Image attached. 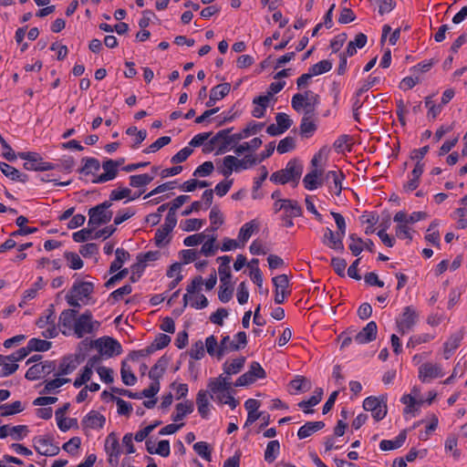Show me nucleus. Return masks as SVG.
Here are the masks:
<instances>
[{
  "mask_svg": "<svg viewBox=\"0 0 467 467\" xmlns=\"http://www.w3.org/2000/svg\"><path fill=\"white\" fill-rule=\"evenodd\" d=\"M303 164L301 161L296 159H291L287 163L285 169L277 171L270 176V181L274 183L285 184L287 182H292L293 187H296L298 185L300 177L303 173Z\"/></svg>",
  "mask_w": 467,
  "mask_h": 467,
  "instance_id": "obj_1",
  "label": "nucleus"
},
{
  "mask_svg": "<svg viewBox=\"0 0 467 467\" xmlns=\"http://www.w3.org/2000/svg\"><path fill=\"white\" fill-rule=\"evenodd\" d=\"M265 123L263 122H255L252 120L242 131L232 135L228 134V140L218 144L215 154L219 155L227 152L231 146H235L241 140L249 137L251 134H256L263 129Z\"/></svg>",
  "mask_w": 467,
  "mask_h": 467,
  "instance_id": "obj_2",
  "label": "nucleus"
},
{
  "mask_svg": "<svg viewBox=\"0 0 467 467\" xmlns=\"http://www.w3.org/2000/svg\"><path fill=\"white\" fill-rule=\"evenodd\" d=\"M110 207V202L105 201L90 208L88 212V225L92 226L93 229H96L99 225L107 224L109 223L113 216V212L109 210Z\"/></svg>",
  "mask_w": 467,
  "mask_h": 467,
  "instance_id": "obj_3",
  "label": "nucleus"
},
{
  "mask_svg": "<svg viewBox=\"0 0 467 467\" xmlns=\"http://www.w3.org/2000/svg\"><path fill=\"white\" fill-rule=\"evenodd\" d=\"M89 348H96L100 355L111 358L119 356L122 353V347L120 343L109 336H104L95 340H90L88 343Z\"/></svg>",
  "mask_w": 467,
  "mask_h": 467,
  "instance_id": "obj_4",
  "label": "nucleus"
},
{
  "mask_svg": "<svg viewBox=\"0 0 467 467\" xmlns=\"http://www.w3.org/2000/svg\"><path fill=\"white\" fill-rule=\"evenodd\" d=\"M363 409L367 411H371L374 420L379 421L387 415V398L384 396L380 398L368 397L363 401Z\"/></svg>",
  "mask_w": 467,
  "mask_h": 467,
  "instance_id": "obj_5",
  "label": "nucleus"
},
{
  "mask_svg": "<svg viewBox=\"0 0 467 467\" xmlns=\"http://www.w3.org/2000/svg\"><path fill=\"white\" fill-rule=\"evenodd\" d=\"M282 204H280V208L285 210V213L282 215V221L284 222V226L292 227L294 225L293 218L299 217L303 213L302 207L299 205L298 202L296 200H281Z\"/></svg>",
  "mask_w": 467,
  "mask_h": 467,
  "instance_id": "obj_6",
  "label": "nucleus"
},
{
  "mask_svg": "<svg viewBox=\"0 0 467 467\" xmlns=\"http://www.w3.org/2000/svg\"><path fill=\"white\" fill-rule=\"evenodd\" d=\"M94 325L99 327V322L92 320V314L89 310H86L76 320L74 326V332L78 338L83 337L87 334H90L94 330Z\"/></svg>",
  "mask_w": 467,
  "mask_h": 467,
  "instance_id": "obj_7",
  "label": "nucleus"
},
{
  "mask_svg": "<svg viewBox=\"0 0 467 467\" xmlns=\"http://www.w3.org/2000/svg\"><path fill=\"white\" fill-rule=\"evenodd\" d=\"M419 315L413 306H408L404 307L400 320H397V327L401 335L410 331L417 323Z\"/></svg>",
  "mask_w": 467,
  "mask_h": 467,
  "instance_id": "obj_8",
  "label": "nucleus"
},
{
  "mask_svg": "<svg viewBox=\"0 0 467 467\" xmlns=\"http://www.w3.org/2000/svg\"><path fill=\"white\" fill-rule=\"evenodd\" d=\"M231 376L220 375L218 378H212L208 382V389L211 392L210 397L213 399V394H223L226 392H234L232 383L230 381Z\"/></svg>",
  "mask_w": 467,
  "mask_h": 467,
  "instance_id": "obj_9",
  "label": "nucleus"
},
{
  "mask_svg": "<svg viewBox=\"0 0 467 467\" xmlns=\"http://www.w3.org/2000/svg\"><path fill=\"white\" fill-rule=\"evenodd\" d=\"M379 82V77H371L369 76L368 80L356 91L355 97H354V102L352 106L353 109V117L354 119L358 122L360 121L359 114L358 110L362 107L363 102L360 101L359 98L360 96L365 93V91H368L370 88H372L374 85Z\"/></svg>",
  "mask_w": 467,
  "mask_h": 467,
  "instance_id": "obj_10",
  "label": "nucleus"
},
{
  "mask_svg": "<svg viewBox=\"0 0 467 467\" xmlns=\"http://www.w3.org/2000/svg\"><path fill=\"white\" fill-rule=\"evenodd\" d=\"M47 311L49 313L47 316V319L44 320V317H40L36 320V325L40 328H43L46 325H50V327L47 329L42 332V336L46 338H54L58 335L57 328L55 325L54 306L50 305Z\"/></svg>",
  "mask_w": 467,
  "mask_h": 467,
  "instance_id": "obj_11",
  "label": "nucleus"
},
{
  "mask_svg": "<svg viewBox=\"0 0 467 467\" xmlns=\"http://www.w3.org/2000/svg\"><path fill=\"white\" fill-rule=\"evenodd\" d=\"M377 323L370 321L355 336V341L358 344H367L374 341L377 337Z\"/></svg>",
  "mask_w": 467,
  "mask_h": 467,
  "instance_id": "obj_12",
  "label": "nucleus"
},
{
  "mask_svg": "<svg viewBox=\"0 0 467 467\" xmlns=\"http://www.w3.org/2000/svg\"><path fill=\"white\" fill-rule=\"evenodd\" d=\"M442 376L443 373L441 371V368L439 365L426 362L419 368V379L422 382H427L432 379L440 378Z\"/></svg>",
  "mask_w": 467,
  "mask_h": 467,
  "instance_id": "obj_13",
  "label": "nucleus"
},
{
  "mask_svg": "<svg viewBox=\"0 0 467 467\" xmlns=\"http://www.w3.org/2000/svg\"><path fill=\"white\" fill-rule=\"evenodd\" d=\"M17 156L20 159L26 161L23 164L24 169H26L27 171H39L38 167L41 166V164H39V163H42V157L38 152L20 151L17 153Z\"/></svg>",
  "mask_w": 467,
  "mask_h": 467,
  "instance_id": "obj_14",
  "label": "nucleus"
},
{
  "mask_svg": "<svg viewBox=\"0 0 467 467\" xmlns=\"http://www.w3.org/2000/svg\"><path fill=\"white\" fill-rule=\"evenodd\" d=\"M231 90L230 83H222L213 87L210 91L209 99L205 103L206 107L212 108L216 101L226 97Z\"/></svg>",
  "mask_w": 467,
  "mask_h": 467,
  "instance_id": "obj_15",
  "label": "nucleus"
},
{
  "mask_svg": "<svg viewBox=\"0 0 467 467\" xmlns=\"http://www.w3.org/2000/svg\"><path fill=\"white\" fill-rule=\"evenodd\" d=\"M106 418L97 410L89 411L82 420L81 424L88 429H102Z\"/></svg>",
  "mask_w": 467,
  "mask_h": 467,
  "instance_id": "obj_16",
  "label": "nucleus"
},
{
  "mask_svg": "<svg viewBox=\"0 0 467 467\" xmlns=\"http://www.w3.org/2000/svg\"><path fill=\"white\" fill-rule=\"evenodd\" d=\"M322 171L313 169L310 172L306 174L303 179L304 186L306 190L314 191L323 185L324 180L320 178Z\"/></svg>",
  "mask_w": 467,
  "mask_h": 467,
  "instance_id": "obj_17",
  "label": "nucleus"
},
{
  "mask_svg": "<svg viewBox=\"0 0 467 467\" xmlns=\"http://www.w3.org/2000/svg\"><path fill=\"white\" fill-rule=\"evenodd\" d=\"M69 291L80 299L82 297L88 298L94 292V284L86 281H77Z\"/></svg>",
  "mask_w": 467,
  "mask_h": 467,
  "instance_id": "obj_18",
  "label": "nucleus"
},
{
  "mask_svg": "<svg viewBox=\"0 0 467 467\" xmlns=\"http://www.w3.org/2000/svg\"><path fill=\"white\" fill-rule=\"evenodd\" d=\"M78 311L74 308L65 309L61 312L58 325L69 330L74 329Z\"/></svg>",
  "mask_w": 467,
  "mask_h": 467,
  "instance_id": "obj_19",
  "label": "nucleus"
},
{
  "mask_svg": "<svg viewBox=\"0 0 467 467\" xmlns=\"http://www.w3.org/2000/svg\"><path fill=\"white\" fill-rule=\"evenodd\" d=\"M193 410L194 405L192 400H187L184 402L178 403L175 406V413L171 415V420L175 422L182 420L184 417L192 413Z\"/></svg>",
  "mask_w": 467,
  "mask_h": 467,
  "instance_id": "obj_20",
  "label": "nucleus"
},
{
  "mask_svg": "<svg viewBox=\"0 0 467 467\" xmlns=\"http://www.w3.org/2000/svg\"><path fill=\"white\" fill-rule=\"evenodd\" d=\"M407 439V430H402L394 441L382 440L379 443L381 451H390L400 448Z\"/></svg>",
  "mask_w": 467,
  "mask_h": 467,
  "instance_id": "obj_21",
  "label": "nucleus"
},
{
  "mask_svg": "<svg viewBox=\"0 0 467 467\" xmlns=\"http://www.w3.org/2000/svg\"><path fill=\"white\" fill-rule=\"evenodd\" d=\"M196 404L198 411L202 419H207L210 412V402L208 398V391L201 389L196 396Z\"/></svg>",
  "mask_w": 467,
  "mask_h": 467,
  "instance_id": "obj_22",
  "label": "nucleus"
},
{
  "mask_svg": "<svg viewBox=\"0 0 467 467\" xmlns=\"http://www.w3.org/2000/svg\"><path fill=\"white\" fill-rule=\"evenodd\" d=\"M259 223L256 220H252L244 223L239 230L238 239L244 244L252 234L259 231Z\"/></svg>",
  "mask_w": 467,
  "mask_h": 467,
  "instance_id": "obj_23",
  "label": "nucleus"
},
{
  "mask_svg": "<svg viewBox=\"0 0 467 467\" xmlns=\"http://www.w3.org/2000/svg\"><path fill=\"white\" fill-rule=\"evenodd\" d=\"M116 258L115 260L110 264L109 274H114L117 271L120 270L122 265L130 259V254L128 251L124 250L123 248H117L115 251Z\"/></svg>",
  "mask_w": 467,
  "mask_h": 467,
  "instance_id": "obj_24",
  "label": "nucleus"
},
{
  "mask_svg": "<svg viewBox=\"0 0 467 467\" xmlns=\"http://www.w3.org/2000/svg\"><path fill=\"white\" fill-rule=\"evenodd\" d=\"M81 161L84 165L78 170L79 173L84 175L94 174L100 169V162L98 159L93 157H84Z\"/></svg>",
  "mask_w": 467,
  "mask_h": 467,
  "instance_id": "obj_25",
  "label": "nucleus"
},
{
  "mask_svg": "<svg viewBox=\"0 0 467 467\" xmlns=\"http://www.w3.org/2000/svg\"><path fill=\"white\" fill-rule=\"evenodd\" d=\"M246 358L241 356L233 360L231 364L225 361L223 365V373L227 376L238 374L244 367Z\"/></svg>",
  "mask_w": 467,
  "mask_h": 467,
  "instance_id": "obj_26",
  "label": "nucleus"
},
{
  "mask_svg": "<svg viewBox=\"0 0 467 467\" xmlns=\"http://www.w3.org/2000/svg\"><path fill=\"white\" fill-rule=\"evenodd\" d=\"M269 102L270 100L268 97H264L262 95L255 97L253 99V104H254L255 107L252 110V116L257 119L263 118L265 116Z\"/></svg>",
  "mask_w": 467,
  "mask_h": 467,
  "instance_id": "obj_27",
  "label": "nucleus"
},
{
  "mask_svg": "<svg viewBox=\"0 0 467 467\" xmlns=\"http://www.w3.org/2000/svg\"><path fill=\"white\" fill-rule=\"evenodd\" d=\"M217 171L225 177V180L232 175L234 171H235V164L234 161V156L227 155L223 159V162L221 165L217 164Z\"/></svg>",
  "mask_w": 467,
  "mask_h": 467,
  "instance_id": "obj_28",
  "label": "nucleus"
},
{
  "mask_svg": "<svg viewBox=\"0 0 467 467\" xmlns=\"http://www.w3.org/2000/svg\"><path fill=\"white\" fill-rule=\"evenodd\" d=\"M51 347H52L51 341L33 337L28 341L26 349L28 350L29 353L32 351L44 352V351H47L48 349H50Z\"/></svg>",
  "mask_w": 467,
  "mask_h": 467,
  "instance_id": "obj_29",
  "label": "nucleus"
},
{
  "mask_svg": "<svg viewBox=\"0 0 467 467\" xmlns=\"http://www.w3.org/2000/svg\"><path fill=\"white\" fill-rule=\"evenodd\" d=\"M75 363V361H72V355L64 356L60 361L56 376L60 377L72 373L77 368Z\"/></svg>",
  "mask_w": 467,
  "mask_h": 467,
  "instance_id": "obj_30",
  "label": "nucleus"
},
{
  "mask_svg": "<svg viewBox=\"0 0 467 467\" xmlns=\"http://www.w3.org/2000/svg\"><path fill=\"white\" fill-rule=\"evenodd\" d=\"M280 451V443L277 440L270 441L265 451V462L272 463L275 461Z\"/></svg>",
  "mask_w": 467,
  "mask_h": 467,
  "instance_id": "obj_31",
  "label": "nucleus"
},
{
  "mask_svg": "<svg viewBox=\"0 0 467 467\" xmlns=\"http://www.w3.org/2000/svg\"><path fill=\"white\" fill-rule=\"evenodd\" d=\"M105 451L108 455L110 453H121L119 442L115 432H110L106 438Z\"/></svg>",
  "mask_w": 467,
  "mask_h": 467,
  "instance_id": "obj_32",
  "label": "nucleus"
},
{
  "mask_svg": "<svg viewBox=\"0 0 467 467\" xmlns=\"http://www.w3.org/2000/svg\"><path fill=\"white\" fill-rule=\"evenodd\" d=\"M120 375L122 382L126 386H133L137 382V377L130 370V368L128 367L126 360L121 362Z\"/></svg>",
  "mask_w": 467,
  "mask_h": 467,
  "instance_id": "obj_33",
  "label": "nucleus"
},
{
  "mask_svg": "<svg viewBox=\"0 0 467 467\" xmlns=\"http://www.w3.org/2000/svg\"><path fill=\"white\" fill-rule=\"evenodd\" d=\"M153 176L148 173L130 176V185L133 188H140L148 185L153 180Z\"/></svg>",
  "mask_w": 467,
  "mask_h": 467,
  "instance_id": "obj_34",
  "label": "nucleus"
},
{
  "mask_svg": "<svg viewBox=\"0 0 467 467\" xmlns=\"http://www.w3.org/2000/svg\"><path fill=\"white\" fill-rule=\"evenodd\" d=\"M289 386L296 391L306 392L311 389L310 381L304 376H296L294 379L289 382Z\"/></svg>",
  "mask_w": 467,
  "mask_h": 467,
  "instance_id": "obj_35",
  "label": "nucleus"
},
{
  "mask_svg": "<svg viewBox=\"0 0 467 467\" xmlns=\"http://www.w3.org/2000/svg\"><path fill=\"white\" fill-rule=\"evenodd\" d=\"M332 62L328 59H324L319 61L318 63L311 66L308 69V71L311 73V75L317 76L324 73H327L331 70L332 68Z\"/></svg>",
  "mask_w": 467,
  "mask_h": 467,
  "instance_id": "obj_36",
  "label": "nucleus"
},
{
  "mask_svg": "<svg viewBox=\"0 0 467 467\" xmlns=\"http://www.w3.org/2000/svg\"><path fill=\"white\" fill-rule=\"evenodd\" d=\"M463 330L461 329L452 334L449 339L444 343L446 352H453L459 346L463 338Z\"/></svg>",
  "mask_w": 467,
  "mask_h": 467,
  "instance_id": "obj_37",
  "label": "nucleus"
},
{
  "mask_svg": "<svg viewBox=\"0 0 467 467\" xmlns=\"http://www.w3.org/2000/svg\"><path fill=\"white\" fill-rule=\"evenodd\" d=\"M0 409H5V411H2L1 416L2 417H8L11 415H15L17 413L22 412L25 408L22 405V402L20 400L14 401L11 404H3L0 405Z\"/></svg>",
  "mask_w": 467,
  "mask_h": 467,
  "instance_id": "obj_38",
  "label": "nucleus"
},
{
  "mask_svg": "<svg viewBox=\"0 0 467 467\" xmlns=\"http://www.w3.org/2000/svg\"><path fill=\"white\" fill-rule=\"evenodd\" d=\"M172 231H168V229L166 227H164L163 225H161L155 233V237H154V243H155V245L157 247H163L165 245H167L170 242H171V238H168L166 241L165 239L168 237V235L170 234V233H171Z\"/></svg>",
  "mask_w": 467,
  "mask_h": 467,
  "instance_id": "obj_39",
  "label": "nucleus"
},
{
  "mask_svg": "<svg viewBox=\"0 0 467 467\" xmlns=\"http://www.w3.org/2000/svg\"><path fill=\"white\" fill-rule=\"evenodd\" d=\"M70 382V379L68 378H56L54 379L48 380L46 382V385L43 390L40 391L41 394H47L53 391L55 389L60 388L63 385Z\"/></svg>",
  "mask_w": 467,
  "mask_h": 467,
  "instance_id": "obj_40",
  "label": "nucleus"
},
{
  "mask_svg": "<svg viewBox=\"0 0 467 467\" xmlns=\"http://www.w3.org/2000/svg\"><path fill=\"white\" fill-rule=\"evenodd\" d=\"M211 227L210 230L215 232L219 225L223 223V216L217 206H213L210 212Z\"/></svg>",
  "mask_w": 467,
  "mask_h": 467,
  "instance_id": "obj_41",
  "label": "nucleus"
},
{
  "mask_svg": "<svg viewBox=\"0 0 467 467\" xmlns=\"http://www.w3.org/2000/svg\"><path fill=\"white\" fill-rule=\"evenodd\" d=\"M234 161L235 164V171L238 172L241 170H246L249 167H252L258 163L257 158H254L251 155H246L244 159L239 160L234 156Z\"/></svg>",
  "mask_w": 467,
  "mask_h": 467,
  "instance_id": "obj_42",
  "label": "nucleus"
},
{
  "mask_svg": "<svg viewBox=\"0 0 467 467\" xmlns=\"http://www.w3.org/2000/svg\"><path fill=\"white\" fill-rule=\"evenodd\" d=\"M216 236L212 235L206 242L203 243L200 253L204 256H213L218 250V246L215 244Z\"/></svg>",
  "mask_w": 467,
  "mask_h": 467,
  "instance_id": "obj_43",
  "label": "nucleus"
},
{
  "mask_svg": "<svg viewBox=\"0 0 467 467\" xmlns=\"http://www.w3.org/2000/svg\"><path fill=\"white\" fill-rule=\"evenodd\" d=\"M194 451L203 458L205 461L210 462L212 460V451L209 444L205 441H198L193 444Z\"/></svg>",
  "mask_w": 467,
  "mask_h": 467,
  "instance_id": "obj_44",
  "label": "nucleus"
},
{
  "mask_svg": "<svg viewBox=\"0 0 467 467\" xmlns=\"http://www.w3.org/2000/svg\"><path fill=\"white\" fill-rule=\"evenodd\" d=\"M311 93V90H306L304 93H296L292 97L291 105L292 108L299 112L305 106L307 96Z\"/></svg>",
  "mask_w": 467,
  "mask_h": 467,
  "instance_id": "obj_45",
  "label": "nucleus"
},
{
  "mask_svg": "<svg viewBox=\"0 0 467 467\" xmlns=\"http://www.w3.org/2000/svg\"><path fill=\"white\" fill-rule=\"evenodd\" d=\"M110 400L115 401L118 406V413L119 415H124L129 417L131 410L132 406L130 402L125 401L124 400L116 397L114 395H110Z\"/></svg>",
  "mask_w": 467,
  "mask_h": 467,
  "instance_id": "obj_46",
  "label": "nucleus"
},
{
  "mask_svg": "<svg viewBox=\"0 0 467 467\" xmlns=\"http://www.w3.org/2000/svg\"><path fill=\"white\" fill-rule=\"evenodd\" d=\"M306 117H303L300 124V134L308 138L317 130V125Z\"/></svg>",
  "mask_w": 467,
  "mask_h": 467,
  "instance_id": "obj_47",
  "label": "nucleus"
},
{
  "mask_svg": "<svg viewBox=\"0 0 467 467\" xmlns=\"http://www.w3.org/2000/svg\"><path fill=\"white\" fill-rule=\"evenodd\" d=\"M64 257L69 262L68 266L73 270H79L84 265L83 260L75 252H65Z\"/></svg>",
  "mask_w": 467,
  "mask_h": 467,
  "instance_id": "obj_48",
  "label": "nucleus"
},
{
  "mask_svg": "<svg viewBox=\"0 0 467 467\" xmlns=\"http://www.w3.org/2000/svg\"><path fill=\"white\" fill-rule=\"evenodd\" d=\"M171 141V138L170 136H162L151 143L148 148L143 150L144 153H153L163 148L164 146L170 144Z\"/></svg>",
  "mask_w": 467,
  "mask_h": 467,
  "instance_id": "obj_49",
  "label": "nucleus"
},
{
  "mask_svg": "<svg viewBox=\"0 0 467 467\" xmlns=\"http://www.w3.org/2000/svg\"><path fill=\"white\" fill-rule=\"evenodd\" d=\"M95 230L96 229H93L92 226H88V228L75 232L72 234V238L76 243H84L89 239H93L92 234Z\"/></svg>",
  "mask_w": 467,
  "mask_h": 467,
  "instance_id": "obj_50",
  "label": "nucleus"
},
{
  "mask_svg": "<svg viewBox=\"0 0 467 467\" xmlns=\"http://www.w3.org/2000/svg\"><path fill=\"white\" fill-rule=\"evenodd\" d=\"M161 253L158 250L140 253L137 255V261L146 267L147 262L157 261L161 258Z\"/></svg>",
  "mask_w": 467,
  "mask_h": 467,
  "instance_id": "obj_51",
  "label": "nucleus"
},
{
  "mask_svg": "<svg viewBox=\"0 0 467 467\" xmlns=\"http://www.w3.org/2000/svg\"><path fill=\"white\" fill-rule=\"evenodd\" d=\"M131 194V190L130 188L124 187L119 190H113L109 194V199L106 202H110V206H112L113 202L120 201L124 198H130Z\"/></svg>",
  "mask_w": 467,
  "mask_h": 467,
  "instance_id": "obj_52",
  "label": "nucleus"
},
{
  "mask_svg": "<svg viewBox=\"0 0 467 467\" xmlns=\"http://www.w3.org/2000/svg\"><path fill=\"white\" fill-rule=\"evenodd\" d=\"M161 424V420H155L153 423L146 426L145 428H143L142 430L139 431L138 432H136V434L134 435V440L137 441V442H140L142 441H144L149 435L150 433L155 429L157 428L158 426H160Z\"/></svg>",
  "mask_w": 467,
  "mask_h": 467,
  "instance_id": "obj_53",
  "label": "nucleus"
},
{
  "mask_svg": "<svg viewBox=\"0 0 467 467\" xmlns=\"http://www.w3.org/2000/svg\"><path fill=\"white\" fill-rule=\"evenodd\" d=\"M296 148V141L293 137H285L281 140L277 145V151L280 154L286 153L293 150Z\"/></svg>",
  "mask_w": 467,
  "mask_h": 467,
  "instance_id": "obj_54",
  "label": "nucleus"
},
{
  "mask_svg": "<svg viewBox=\"0 0 467 467\" xmlns=\"http://www.w3.org/2000/svg\"><path fill=\"white\" fill-rule=\"evenodd\" d=\"M213 170L214 165L213 161H207L196 168V170L193 171V176L206 177L209 176L213 171Z\"/></svg>",
  "mask_w": 467,
  "mask_h": 467,
  "instance_id": "obj_55",
  "label": "nucleus"
},
{
  "mask_svg": "<svg viewBox=\"0 0 467 467\" xmlns=\"http://www.w3.org/2000/svg\"><path fill=\"white\" fill-rule=\"evenodd\" d=\"M29 432L26 425H16L10 427V436L15 441H22Z\"/></svg>",
  "mask_w": 467,
  "mask_h": 467,
  "instance_id": "obj_56",
  "label": "nucleus"
},
{
  "mask_svg": "<svg viewBox=\"0 0 467 467\" xmlns=\"http://www.w3.org/2000/svg\"><path fill=\"white\" fill-rule=\"evenodd\" d=\"M276 125L282 130L285 132L293 124V120L285 113H277L275 115Z\"/></svg>",
  "mask_w": 467,
  "mask_h": 467,
  "instance_id": "obj_57",
  "label": "nucleus"
},
{
  "mask_svg": "<svg viewBox=\"0 0 467 467\" xmlns=\"http://www.w3.org/2000/svg\"><path fill=\"white\" fill-rule=\"evenodd\" d=\"M132 292V286L129 284L114 290L110 293L109 300L112 299L113 302L119 301L123 296L130 295Z\"/></svg>",
  "mask_w": 467,
  "mask_h": 467,
  "instance_id": "obj_58",
  "label": "nucleus"
},
{
  "mask_svg": "<svg viewBox=\"0 0 467 467\" xmlns=\"http://www.w3.org/2000/svg\"><path fill=\"white\" fill-rule=\"evenodd\" d=\"M189 355L192 358L196 360L204 357V345L202 340H198L192 345Z\"/></svg>",
  "mask_w": 467,
  "mask_h": 467,
  "instance_id": "obj_59",
  "label": "nucleus"
},
{
  "mask_svg": "<svg viewBox=\"0 0 467 467\" xmlns=\"http://www.w3.org/2000/svg\"><path fill=\"white\" fill-rule=\"evenodd\" d=\"M347 261L341 257H332L331 259V266L333 267L336 274L340 276H345V269L347 266Z\"/></svg>",
  "mask_w": 467,
  "mask_h": 467,
  "instance_id": "obj_60",
  "label": "nucleus"
},
{
  "mask_svg": "<svg viewBox=\"0 0 467 467\" xmlns=\"http://www.w3.org/2000/svg\"><path fill=\"white\" fill-rule=\"evenodd\" d=\"M234 130V127L227 128L224 130H219L208 142L212 146H215L216 143H223L225 140H228V134H230Z\"/></svg>",
  "mask_w": 467,
  "mask_h": 467,
  "instance_id": "obj_61",
  "label": "nucleus"
},
{
  "mask_svg": "<svg viewBox=\"0 0 467 467\" xmlns=\"http://www.w3.org/2000/svg\"><path fill=\"white\" fill-rule=\"evenodd\" d=\"M81 439L78 436L72 437L69 441L65 442L62 446V449L67 452L74 455L78 449L80 447Z\"/></svg>",
  "mask_w": 467,
  "mask_h": 467,
  "instance_id": "obj_62",
  "label": "nucleus"
},
{
  "mask_svg": "<svg viewBox=\"0 0 467 467\" xmlns=\"http://www.w3.org/2000/svg\"><path fill=\"white\" fill-rule=\"evenodd\" d=\"M102 166L104 170V173L109 177V179L111 181L115 179L118 175V169L115 167V163L113 162V160L109 159L102 162L100 167Z\"/></svg>",
  "mask_w": 467,
  "mask_h": 467,
  "instance_id": "obj_63",
  "label": "nucleus"
},
{
  "mask_svg": "<svg viewBox=\"0 0 467 467\" xmlns=\"http://www.w3.org/2000/svg\"><path fill=\"white\" fill-rule=\"evenodd\" d=\"M192 151L193 150L192 148L185 147L171 157V162L173 164L183 162L190 157Z\"/></svg>",
  "mask_w": 467,
  "mask_h": 467,
  "instance_id": "obj_64",
  "label": "nucleus"
}]
</instances>
